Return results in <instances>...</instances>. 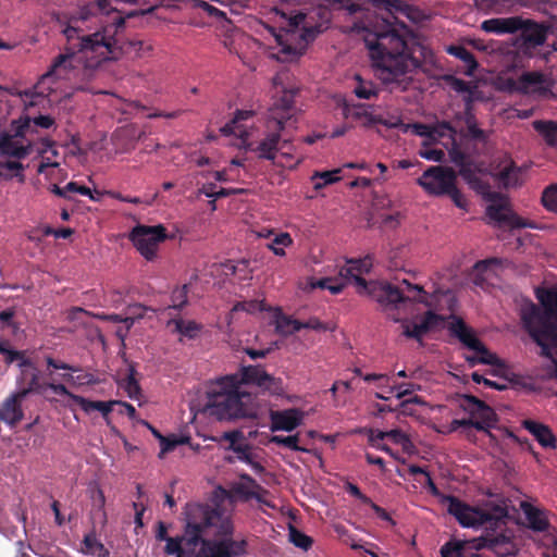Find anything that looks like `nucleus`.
Instances as JSON below:
<instances>
[{"mask_svg": "<svg viewBox=\"0 0 557 557\" xmlns=\"http://www.w3.org/2000/svg\"><path fill=\"white\" fill-rule=\"evenodd\" d=\"M363 41L373 67L383 83L398 82L400 77L422 67L429 50L405 23L382 18L364 28Z\"/></svg>", "mask_w": 557, "mask_h": 557, "instance_id": "obj_1", "label": "nucleus"}, {"mask_svg": "<svg viewBox=\"0 0 557 557\" xmlns=\"http://www.w3.org/2000/svg\"><path fill=\"white\" fill-rule=\"evenodd\" d=\"M243 384L256 385L272 395L284 393L282 379L269 374L262 366H244L239 379L237 375L225 376L208 391L201 411L219 421L256 417L257 398L245 391Z\"/></svg>", "mask_w": 557, "mask_h": 557, "instance_id": "obj_2", "label": "nucleus"}, {"mask_svg": "<svg viewBox=\"0 0 557 557\" xmlns=\"http://www.w3.org/2000/svg\"><path fill=\"white\" fill-rule=\"evenodd\" d=\"M535 296L540 305L525 302L521 307L520 318L524 330L541 347V356L554 364L547 369L544 377L557 380V283L536 288Z\"/></svg>", "mask_w": 557, "mask_h": 557, "instance_id": "obj_3", "label": "nucleus"}, {"mask_svg": "<svg viewBox=\"0 0 557 557\" xmlns=\"http://www.w3.org/2000/svg\"><path fill=\"white\" fill-rule=\"evenodd\" d=\"M286 74H277L273 78V85L276 95L270 108V116L267 124V132L263 138L251 148L259 159L274 162L278 150L288 148L292 143L289 139L282 138V132L286 122L293 116L295 96L298 92L297 87H286L284 85Z\"/></svg>", "mask_w": 557, "mask_h": 557, "instance_id": "obj_4", "label": "nucleus"}, {"mask_svg": "<svg viewBox=\"0 0 557 557\" xmlns=\"http://www.w3.org/2000/svg\"><path fill=\"white\" fill-rule=\"evenodd\" d=\"M372 268V259L367 256L363 259H350L344 265L339 274L347 280H354L358 287L367 290L379 302L386 305H397L399 302H419L431 306L428 300V293L421 285L412 284L407 280H401L398 285L391 283H370L361 277V274L368 273Z\"/></svg>", "mask_w": 557, "mask_h": 557, "instance_id": "obj_5", "label": "nucleus"}, {"mask_svg": "<svg viewBox=\"0 0 557 557\" xmlns=\"http://www.w3.org/2000/svg\"><path fill=\"white\" fill-rule=\"evenodd\" d=\"M184 515V534L180 537L190 554L195 552L199 544L202 545L205 540L202 534L210 528L215 529L216 536L233 534V523L219 506L212 507L207 504L189 503L185 506Z\"/></svg>", "mask_w": 557, "mask_h": 557, "instance_id": "obj_6", "label": "nucleus"}, {"mask_svg": "<svg viewBox=\"0 0 557 557\" xmlns=\"http://www.w3.org/2000/svg\"><path fill=\"white\" fill-rule=\"evenodd\" d=\"M63 34L69 41L77 40L74 47L77 48L78 51L90 50L104 58L110 55L113 59H117L120 54L139 51L144 46L141 40L135 39L120 44L114 36L108 35L107 29L96 32L91 35L79 36L78 28L71 24L65 27Z\"/></svg>", "mask_w": 557, "mask_h": 557, "instance_id": "obj_7", "label": "nucleus"}, {"mask_svg": "<svg viewBox=\"0 0 557 557\" xmlns=\"http://www.w3.org/2000/svg\"><path fill=\"white\" fill-rule=\"evenodd\" d=\"M50 103L47 95L42 91L35 92L30 96L28 101H25V113L17 119V134L26 132L33 134L36 127L49 129L55 125V120L49 114H42L47 104Z\"/></svg>", "mask_w": 557, "mask_h": 557, "instance_id": "obj_8", "label": "nucleus"}, {"mask_svg": "<svg viewBox=\"0 0 557 557\" xmlns=\"http://www.w3.org/2000/svg\"><path fill=\"white\" fill-rule=\"evenodd\" d=\"M447 511L454 516L459 524L463 528L498 527L503 522V518L494 517L485 510L472 507L458 497H447Z\"/></svg>", "mask_w": 557, "mask_h": 557, "instance_id": "obj_9", "label": "nucleus"}, {"mask_svg": "<svg viewBox=\"0 0 557 557\" xmlns=\"http://www.w3.org/2000/svg\"><path fill=\"white\" fill-rule=\"evenodd\" d=\"M128 238L147 261H153L157 258L159 245L168 238L166 228L162 224L153 226L138 224L132 228Z\"/></svg>", "mask_w": 557, "mask_h": 557, "instance_id": "obj_10", "label": "nucleus"}, {"mask_svg": "<svg viewBox=\"0 0 557 557\" xmlns=\"http://www.w3.org/2000/svg\"><path fill=\"white\" fill-rule=\"evenodd\" d=\"M552 32V25L547 22H537L520 15L518 27L517 47L524 53L531 54L533 50L543 46Z\"/></svg>", "mask_w": 557, "mask_h": 557, "instance_id": "obj_11", "label": "nucleus"}, {"mask_svg": "<svg viewBox=\"0 0 557 557\" xmlns=\"http://www.w3.org/2000/svg\"><path fill=\"white\" fill-rule=\"evenodd\" d=\"M468 543L476 550L486 548L498 557H508L515 555L517 552L516 544L511 536L505 534L504 520L498 527H488L483 535L472 539Z\"/></svg>", "mask_w": 557, "mask_h": 557, "instance_id": "obj_12", "label": "nucleus"}, {"mask_svg": "<svg viewBox=\"0 0 557 557\" xmlns=\"http://www.w3.org/2000/svg\"><path fill=\"white\" fill-rule=\"evenodd\" d=\"M450 333L456 336L467 348L476 352L479 362L482 364L504 368V362L475 336L473 331L461 320L456 319L449 327Z\"/></svg>", "mask_w": 557, "mask_h": 557, "instance_id": "obj_13", "label": "nucleus"}, {"mask_svg": "<svg viewBox=\"0 0 557 557\" xmlns=\"http://www.w3.org/2000/svg\"><path fill=\"white\" fill-rule=\"evenodd\" d=\"M456 182V172L442 165L428 168L418 178V184L432 196H445Z\"/></svg>", "mask_w": 557, "mask_h": 557, "instance_id": "obj_14", "label": "nucleus"}, {"mask_svg": "<svg viewBox=\"0 0 557 557\" xmlns=\"http://www.w3.org/2000/svg\"><path fill=\"white\" fill-rule=\"evenodd\" d=\"M17 120L12 121L8 132L0 135V158H25L32 149L30 140H26V132L17 134Z\"/></svg>", "mask_w": 557, "mask_h": 557, "instance_id": "obj_15", "label": "nucleus"}, {"mask_svg": "<svg viewBox=\"0 0 557 557\" xmlns=\"http://www.w3.org/2000/svg\"><path fill=\"white\" fill-rule=\"evenodd\" d=\"M247 542L235 541L231 535L223 540H203L202 546L196 554L199 557H237L246 553Z\"/></svg>", "mask_w": 557, "mask_h": 557, "instance_id": "obj_16", "label": "nucleus"}, {"mask_svg": "<svg viewBox=\"0 0 557 557\" xmlns=\"http://www.w3.org/2000/svg\"><path fill=\"white\" fill-rule=\"evenodd\" d=\"M270 420V430L272 432H292L302 423L304 413L296 408L285 410H271Z\"/></svg>", "mask_w": 557, "mask_h": 557, "instance_id": "obj_17", "label": "nucleus"}, {"mask_svg": "<svg viewBox=\"0 0 557 557\" xmlns=\"http://www.w3.org/2000/svg\"><path fill=\"white\" fill-rule=\"evenodd\" d=\"M75 52H66L59 54L50 65L49 70L41 76L38 86H42L46 82H55L69 78L70 72L74 69Z\"/></svg>", "mask_w": 557, "mask_h": 557, "instance_id": "obj_18", "label": "nucleus"}, {"mask_svg": "<svg viewBox=\"0 0 557 557\" xmlns=\"http://www.w3.org/2000/svg\"><path fill=\"white\" fill-rule=\"evenodd\" d=\"M521 94H536L540 96H546L550 92L553 83L542 72L532 71L524 72L520 75Z\"/></svg>", "mask_w": 557, "mask_h": 557, "instance_id": "obj_19", "label": "nucleus"}, {"mask_svg": "<svg viewBox=\"0 0 557 557\" xmlns=\"http://www.w3.org/2000/svg\"><path fill=\"white\" fill-rule=\"evenodd\" d=\"M486 215L498 224L507 225L511 228L533 227L531 223L520 218L505 205H490L486 208Z\"/></svg>", "mask_w": 557, "mask_h": 557, "instance_id": "obj_20", "label": "nucleus"}, {"mask_svg": "<svg viewBox=\"0 0 557 557\" xmlns=\"http://www.w3.org/2000/svg\"><path fill=\"white\" fill-rule=\"evenodd\" d=\"M25 398L20 396L17 391L7 397L0 405V421L11 426L20 423L24 418L22 403Z\"/></svg>", "mask_w": 557, "mask_h": 557, "instance_id": "obj_21", "label": "nucleus"}, {"mask_svg": "<svg viewBox=\"0 0 557 557\" xmlns=\"http://www.w3.org/2000/svg\"><path fill=\"white\" fill-rule=\"evenodd\" d=\"M520 25V15L509 17H494L481 23V29L495 35L517 34Z\"/></svg>", "mask_w": 557, "mask_h": 557, "instance_id": "obj_22", "label": "nucleus"}, {"mask_svg": "<svg viewBox=\"0 0 557 557\" xmlns=\"http://www.w3.org/2000/svg\"><path fill=\"white\" fill-rule=\"evenodd\" d=\"M522 426L534 436L543 448L555 449L557 447V438L548 425L527 419L522 421Z\"/></svg>", "mask_w": 557, "mask_h": 557, "instance_id": "obj_23", "label": "nucleus"}, {"mask_svg": "<svg viewBox=\"0 0 557 557\" xmlns=\"http://www.w3.org/2000/svg\"><path fill=\"white\" fill-rule=\"evenodd\" d=\"M521 168L517 166L510 158L506 157L499 165L496 177L499 185L504 188H513L521 185Z\"/></svg>", "mask_w": 557, "mask_h": 557, "instance_id": "obj_24", "label": "nucleus"}, {"mask_svg": "<svg viewBox=\"0 0 557 557\" xmlns=\"http://www.w3.org/2000/svg\"><path fill=\"white\" fill-rule=\"evenodd\" d=\"M168 325L174 326V332L181 335L180 342L183 343L184 338L196 339L200 336L203 329L201 323L194 320H184L182 318L171 319Z\"/></svg>", "mask_w": 557, "mask_h": 557, "instance_id": "obj_25", "label": "nucleus"}, {"mask_svg": "<svg viewBox=\"0 0 557 557\" xmlns=\"http://www.w3.org/2000/svg\"><path fill=\"white\" fill-rule=\"evenodd\" d=\"M343 112L346 117H351L354 120L361 121L364 127H371L375 125L376 122H381L380 120H376L377 115H374L367 111L366 106L361 103L350 104L346 102Z\"/></svg>", "mask_w": 557, "mask_h": 557, "instance_id": "obj_26", "label": "nucleus"}, {"mask_svg": "<svg viewBox=\"0 0 557 557\" xmlns=\"http://www.w3.org/2000/svg\"><path fill=\"white\" fill-rule=\"evenodd\" d=\"M462 178L479 194L488 195V199L492 201L503 198L498 193H490V184L482 180L474 170H463Z\"/></svg>", "mask_w": 557, "mask_h": 557, "instance_id": "obj_27", "label": "nucleus"}, {"mask_svg": "<svg viewBox=\"0 0 557 557\" xmlns=\"http://www.w3.org/2000/svg\"><path fill=\"white\" fill-rule=\"evenodd\" d=\"M73 400L84 410L86 413H90L94 410L101 412L103 418H108L112 411L113 406L117 405V400L101 401V400H89L83 396H73Z\"/></svg>", "mask_w": 557, "mask_h": 557, "instance_id": "obj_28", "label": "nucleus"}, {"mask_svg": "<svg viewBox=\"0 0 557 557\" xmlns=\"http://www.w3.org/2000/svg\"><path fill=\"white\" fill-rule=\"evenodd\" d=\"M521 507L532 530L537 532L547 530L549 523L542 510L527 503H523Z\"/></svg>", "mask_w": 557, "mask_h": 557, "instance_id": "obj_29", "label": "nucleus"}, {"mask_svg": "<svg viewBox=\"0 0 557 557\" xmlns=\"http://www.w3.org/2000/svg\"><path fill=\"white\" fill-rule=\"evenodd\" d=\"M24 170L25 168L20 159L0 158V177L5 180L17 178L20 182H24Z\"/></svg>", "mask_w": 557, "mask_h": 557, "instance_id": "obj_30", "label": "nucleus"}, {"mask_svg": "<svg viewBox=\"0 0 557 557\" xmlns=\"http://www.w3.org/2000/svg\"><path fill=\"white\" fill-rule=\"evenodd\" d=\"M479 9L493 14H506L517 7L518 0H475Z\"/></svg>", "mask_w": 557, "mask_h": 557, "instance_id": "obj_31", "label": "nucleus"}, {"mask_svg": "<svg viewBox=\"0 0 557 557\" xmlns=\"http://www.w3.org/2000/svg\"><path fill=\"white\" fill-rule=\"evenodd\" d=\"M17 384H25V386L21 387L17 392L20 396L27 397L29 394L37 393L40 394L45 391L46 384H41L39 382V371L37 367H33L32 371H28V375L26 381L17 382Z\"/></svg>", "mask_w": 557, "mask_h": 557, "instance_id": "obj_32", "label": "nucleus"}, {"mask_svg": "<svg viewBox=\"0 0 557 557\" xmlns=\"http://www.w3.org/2000/svg\"><path fill=\"white\" fill-rule=\"evenodd\" d=\"M534 129L544 138L548 146L557 145V123L554 121H534Z\"/></svg>", "mask_w": 557, "mask_h": 557, "instance_id": "obj_33", "label": "nucleus"}, {"mask_svg": "<svg viewBox=\"0 0 557 557\" xmlns=\"http://www.w3.org/2000/svg\"><path fill=\"white\" fill-rule=\"evenodd\" d=\"M460 408L465 411L469 412L471 416H479L482 412H490L492 409L484 401L480 400L475 396L472 395H462L460 397Z\"/></svg>", "mask_w": 557, "mask_h": 557, "instance_id": "obj_34", "label": "nucleus"}, {"mask_svg": "<svg viewBox=\"0 0 557 557\" xmlns=\"http://www.w3.org/2000/svg\"><path fill=\"white\" fill-rule=\"evenodd\" d=\"M448 53L461 60L468 67V74H472L478 67L474 54L463 46H450Z\"/></svg>", "mask_w": 557, "mask_h": 557, "instance_id": "obj_35", "label": "nucleus"}, {"mask_svg": "<svg viewBox=\"0 0 557 557\" xmlns=\"http://www.w3.org/2000/svg\"><path fill=\"white\" fill-rule=\"evenodd\" d=\"M444 322V318L431 310L426 311L419 321H417L423 337L433 330H436Z\"/></svg>", "mask_w": 557, "mask_h": 557, "instance_id": "obj_36", "label": "nucleus"}, {"mask_svg": "<svg viewBox=\"0 0 557 557\" xmlns=\"http://www.w3.org/2000/svg\"><path fill=\"white\" fill-rule=\"evenodd\" d=\"M243 189L236 188H220L216 189V185L214 183H206L199 188V194L205 195L208 198L220 199L224 197H228L231 195L242 194Z\"/></svg>", "mask_w": 557, "mask_h": 557, "instance_id": "obj_37", "label": "nucleus"}, {"mask_svg": "<svg viewBox=\"0 0 557 557\" xmlns=\"http://www.w3.org/2000/svg\"><path fill=\"white\" fill-rule=\"evenodd\" d=\"M541 202L547 211L557 213V183H553L544 188Z\"/></svg>", "mask_w": 557, "mask_h": 557, "instance_id": "obj_38", "label": "nucleus"}, {"mask_svg": "<svg viewBox=\"0 0 557 557\" xmlns=\"http://www.w3.org/2000/svg\"><path fill=\"white\" fill-rule=\"evenodd\" d=\"M357 81V85L354 87V94L359 99H371L372 97L377 96V90L373 86L371 82H366L361 78L360 75L355 76Z\"/></svg>", "mask_w": 557, "mask_h": 557, "instance_id": "obj_39", "label": "nucleus"}, {"mask_svg": "<svg viewBox=\"0 0 557 557\" xmlns=\"http://www.w3.org/2000/svg\"><path fill=\"white\" fill-rule=\"evenodd\" d=\"M269 442L272 444H276L278 446H284L294 451H307V449L299 446V444H298L299 435L298 434L288 435V436L273 435L270 437Z\"/></svg>", "mask_w": 557, "mask_h": 557, "instance_id": "obj_40", "label": "nucleus"}, {"mask_svg": "<svg viewBox=\"0 0 557 557\" xmlns=\"http://www.w3.org/2000/svg\"><path fill=\"white\" fill-rule=\"evenodd\" d=\"M476 417L478 419H472L471 428H474L478 431L487 432L497 421L496 413L493 409H491L488 413L482 412Z\"/></svg>", "mask_w": 557, "mask_h": 557, "instance_id": "obj_41", "label": "nucleus"}, {"mask_svg": "<svg viewBox=\"0 0 557 557\" xmlns=\"http://www.w3.org/2000/svg\"><path fill=\"white\" fill-rule=\"evenodd\" d=\"M136 370L131 367L128 370V374L124 380L123 387L127 394V396L132 399H138L141 394V388L138 381L135 377Z\"/></svg>", "mask_w": 557, "mask_h": 557, "instance_id": "obj_42", "label": "nucleus"}, {"mask_svg": "<svg viewBox=\"0 0 557 557\" xmlns=\"http://www.w3.org/2000/svg\"><path fill=\"white\" fill-rule=\"evenodd\" d=\"M189 285L184 284L173 289L171 294L172 308L182 310L188 304Z\"/></svg>", "mask_w": 557, "mask_h": 557, "instance_id": "obj_43", "label": "nucleus"}, {"mask_svg": "<svg viewBox=\"0 0 557 557\" xmlns=\"http://www.w3.org/2000/svg\"><path fill=\"white\" fill-rule=\"evenodd\" d=\"M188 441H189L188 436H177L175 434H171L169 436L161 437L160 457H162L166 453L174 450L178 445L188 443Z\"/></svg>", "mask_w": 557, "mask_h": 557, "instance_id": "obj_44", "label": "nucleus"}, {"mask_svg": "<svg viewBox=\"0 0 557 557\" xmlns=\"http://www.w3.org/2000/svg\"><path fill=\"white\" fill-rule=\"evenodd\" d=\"M289 541L296 546L304 550H308L312 546V539L299 531L297 528L289 527Z\"/></svg>", "mask_w": 557, "mask_h": 557, "instance_id": "obj_45", "label": "nucleus"}, {"mask_svg": "<svg viewBox=\"0 0 557 557\" xmlns=\"http://www.w3.org/2000/svg\"><path fill=\"white\" fill-rule=\"evenodd\" d=\"M83 544L85 546V553L96 555L98 557H103L107 553L103 544L100 543L94 534L85 535L83 540Z\"/></svg>", "mask_w": 557, "mask_h": 557, "instance_id": "obj_46", "label": "nucleus"}, {"mask_svg": "<svg viewBox=\"0 0 557 557\" xmlns=\"http://www.w3.org/2000/svg\"><path fill=\"white\" fill-rule=\"evenodd\" d=\"M466 542L451 540L441 547L442 557H462Z\"/></svg>", "mask_w": 557, "mask_h": 557, "instance_id": "obj_47", "label": "nucleus"}, {"mask_svg": "<svg viewBox=\"0 0 557 557\" xmlns=\"http://www.w3.org/2000/svg\"><path fill=\"white\" fill-rule=\"evenodd\" d=\"M293 244V239L288 233H281L274 237L271 244L268 247L273 251L276 256H284L285 250L283 247H288Z\"/></svg>", "mask_w": 557, "mask_h": 557, "instance_id": "obj_48", "label": "nucleus"}, {"mask_svg": "<svg viewBox=\"0 0 557 557\" xmlns=\"http://www.w3.org/2000/svg\"><path fill=\"white\" fill-rule=\"evenodd\" d=\"M386 434L387 438H389L394 444L400 445L405 451H409L413 446L410 437L401 430L394 429L386 431Z\"/></svg>", "mask_w": 557, "mask_h": 557, "instance_id": "obj_49", "label": "nucleus"}, {"mask_svg": "<svg viewBox=\"0 0 557 557\" xmlns=\"http://www.w3.org/2000/svg\"><path fill=\"white\" fill-rule=\"evenodd\" d=\"M451 161L459 166V174L462 176L463 170H473L469 157L461 150L454 148L449 152Z\"/></svg>", "mask_w": 557, "mask_h": 557, "instance_id": "obj_50", "label": "nucleus"}, {"mask_svg": "<svg viewBox=\"0 0 557 557\" xmlns=\"http://www.w3.org/2000/svg\"><path fill=\"white\" fill-rule=\"evenodd\" d=\"M231 450L234 451L235 454H237L238 460L249 463V465L253 466L255 468L262 469V467L258 462H253L249 444L239 443L235 447H233Z\"/></svg>", "mask_w": 557, "mask_h": 557, "instance_id": "obj_51", "label": "nucleus"}, {"mask_svg": "<svg viewBox=\"0 0 557 557\" xmlns=\"http://www.w3.org/2000/svg\"><path fill=\"white\" fill-rule=\"evenodd\" d=\"M166 545H165V548H164V552L168 554V555H173L175 557H183L185 555V549L183 547V542H182V539L180 536H175V537H169L166 539Z\"/></svg>", "mask_w": 557, "mask_h": 557, "instance_id": "obj_52", "label": "nucleus"}, {"mask_svg": "<svg viewBox=\"0 0 557 557\" xmlns=\"http://www.w3.org/2000/svg\"><path fill=\"white\" fill-rule=\"evenodd\" d=\"M62 379L76 385H94L98 382L96 376L91 373H82L76 376L65 373L62 374Z\"/></svg>", "mask_w": 557, "mask_h": 557, "instance_id": "obj_53", "label": "nucleus"}, {"mask_svg": "<svg viewBox=\"0 0 557 557\" xmlns=\"http://www.w3.org/2000/svg\"><path fill=\"white\" fill-rule=\"evenodd\" d=\"M96 15V5H94L92 2H90L78 8L77 12L72 16L71 23L86 22Z\"/></svg>", "mask_w": 557, "mask_h": 557, "instance_id": "obj_54", "label": "nucleus"}, {"mask_svg": "<svg viewBox=\"0 0 557 557\" xmlns=\"http://www.w3.org/2000/svg\"><path fill=\"white\" fill-rule=\"evenodd\" d=\"M403 335L408 338H413L422 344L423 335L420 331V327L417 321H404L401 324Z\"/></svg>", "mask_w": 557, "mask_h": 557, "instance_id": "obj_55", "label": "nucleus"}, {"mask_svg": "<svg viewBox=\"0 0 557 557\" xmlns=\"http://www.w3.org/2000/svg\"><path fill=\"white\" fill-rule=\"evenodd\" d=\"M432 126L433 125L423 124V123L406 124V125H404V133L411 131L414 135L431 139L432 133L434 132L432 129Z\"/></svg>", "mask_w": 557, "mask_h": 557, "instance_id": "obj_56", "label": "nucleus"}, {"mask_svg": "<svg viewBox=\"0 0 557 557\" xmlns=\"http://www.w3.org/2000/svg\"><path fill=\"white\" fill-rule=\"evenodd\" d=\"M245 440L244 432L240 430H233L228 432H224L221 436L220 441H225L228 443V445L225 447V449L231 450L233 447H235L239 442Z\"/></svg>", "mask_w": 557, "mask_h": 557, "instance_id": "obj_57", "label": "nucleus"}, {"mask_svg": "<svg viewBox=\"0 0 557 557\" xmlns=\"http://www.w3.org/2000/svg\"><path fill=\"white\" fill-rule=\"evenodd\" d=\"M419 156L425 160L442 162L445 159V152L442 149L424 147L420 149Z\"/></svg>", "mask_w": 557, "mask_h": 557, "instance_id": "obj_58", "label": "nucleus"}, {"mask_svg": "<svg viewBox=\"0 0 557 557\" xmlns=\"http://www.w3.org/2000/svg\"><path fill=\"white\" fill-rule=\"evenodd\" d=\"M444 79L450 86V88L457 92L463 94L471 91L469 83L461 78H458L454 75H446Z\"/></svg>", "mask_w": 557, "mask_h": 557, "instance_id": "obj_59", "label": "nucleus"}, {"mask_svg": "<svg viewBox=\"0 0 557 557\" xmlns=\"http://www.w3.org/2000/svg\"><path fill=\"white\" fill-rule=\"evenodd\" d=\"M293 318L284 315L282 312H280L275 317V330L277 333L282 335H290V325H292Z\"/></svg>", "mask_w": 557, "mask_h": 557, "instance_id": "obj_60", "label": "nucleus"}, {"mask_svg": "<svg viewBox=\"0 0 557 557\" xmlns=\"http://www.w3.org/2000/svg\"><path fill=\"white\" fill-rule=\"evenodd\" d=\"M17 367L21 369V374L17 377V382H24L28 375V369L33 370V367H36L34 362L25 356V351H22V358L17 359Z\"/></svg>", "mask_w": 557, "mask_h": 557, "instance_id": "obj_61", "label": "nucleus"}, {"mask_svg": "<svg viewBox=\"0 0 557 557\" xmlns=\"http://www.w3.org/2000/svg\"><path fill=\"white\" fill-rule=\"evenodd\" d=\"M371 4V1L362 0H346V4L343 8L349 15H356L357 13L367 10L366 5Z\"/></svg>", "mask_w": 557, "mask_h": 557, "instance_id": "obj_62", "label": "nucleus"}, {"mask_svg": "<svg viewBox=\"0 0 557 557\" xmlns=\"http://www.w3.org/2000/svg\"><path fill=\"white\" fill-rule=\"evenodd\" d=\"M445 196H449L456 207L460 209L467 208V200L463 197L462 193L457 188L456 183L453 185L451 188L448 189Z\"/></svg>", "mask_w": 557, "mask_h": 557, "instance_id": "obj_63", "label": "nucleus"}, {"mask_svg": "<svg viewBox=\"0 0 557 557\" xmlns=\"http://www.w3.org/2000/svg\"><path fill=\"white\" fill-rule=\"evenodd\" d=\"M344 488L348 494L359 499L362 504L367 505L368 503H371V498L363 494L356 484L346 481Z\"/></svg>", "mask_w": 557, "mask_h": 557, "instance_id": "obj_64", "label": "nucleus"}]
</instances>
